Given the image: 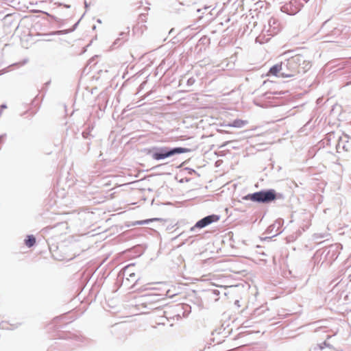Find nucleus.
<instances>
[{
    "label": "nucleus",
    "instance_id": "obj_1",
    "mask_svg": "<svg viewBox=\"0 0 351 351\" xmlns=\"http://www.w3.org/2000/svg\"><path fill=\"white\" fill-rule=\"evenodd\" d=\"M282 78L292 77L301 73H306L311 66L309 61L302 55H295L283 64Z\"/></svg>",
    "mask_w": 351,
    "mask_h": 351
},
{
    "label": "nucleus",
    "instance_id": "obj_2",
    "mask_svg": "<svg viewBox=\"0 0 351 351\" xmlns=\"http://www.w3.org/2000/svg\"><path fill=\"white\" fill-rule=\"evenodd\" d=\"M189 149L184 147H176L169 149L167 147L154 148L152 157L156 160H160L173 156L174 154L188 152Z\"/></svg>",
    "mask_w": 351,
    "mask_h": 351
},
{
    "label": "nucleus",
    "instance_id": "obj_3",
    "mask_svg": "<svg viewBox=\"0 0 351 351\" xmlns=\"http://www.w3.org/2000/svg\"><path fill=\"white\" fill-rule=\"evenodd\" d=\"M243 199L252 202L267 203L274 200L276 199V194L272 190L259 191L253 194H249L245 196Z\"/></svg>",
    "mask_w": 351,
    "mask_h": 351
},
{
    "label": "nucleus",
    "instance_id": "obj_4",
    "mask_svg": "<svg viewBox=\"0 0 351 351\" xmlns=\"http://www.w3.org/2000/svg\"><path fill=\"white\" fill-rule=\"evenodd\" d=\"M219 220V217L218 215H208V216L200 219L199 221H198L195 223V225L193 228H191V230H193L196 228H203L213 222L218 221Z\"/></svg>",
    "mask_w": 351,
    "mask_h": 351
},
{
    "label": "nucleus",
    "instance_id": "obj_5",
    "mask_svg": "<svg viewBox=\"0 0 351 351\" xmlns=\"http://www.w3.org/2000/svg\"><path fill=\"white\" fill-rule=\"evenodd\" d=\"M283 71H285V68L283 64L280 62L271 66L267 73L266 76L269 77L273 75L278 77H282V75L283 73Z\"/></svg>",
    "mask_w": 351,
    "mask_h": 351
},
{
    "label": "nucleus",
    "instance_id": "obj_6",
    "mask_svg": "<svg viewBox=\"0 0 351 351\" xmlns=\"http://www.w3.org/2000/svg\"><path fill=\"white\" fill-rule=\"evenodd\" d=\"M247 124V121L236 119L232 123L228 124V126L232 128H242Z\"/></svg>",
    "mask_w": 351,
    "mask_h": 351
},
{
    "label": "nucleus",
    "instance_id": "obj_7",
    "mask_svg": "<svg viewBox=\"0 0 351 351\" xmlns=\"http://www.w3.org/2000/svg\"><path fill=\"white\" fill-rule=\"evenodd\" d=\"M36 243V238L33 235H28L27 239L25 240V244L28 247H31Z\"/></svg>",
    "mask_w": 351,
    "mask_h": 351
},
{
    "label": "nucleus",
    "instance_id": "obj_8",
    "mask_svg": "<svg viewBox=\"0 0 351 351\" xmlns=\"http://www.w3.org/2000/svg\"><path fill=\"white\" fill-rule=\"evenodd\" d=\"M310 351H323V348L322 347L319 348L317 347H313L311 348Z\"/></svg>",
    "mask_w": 351,
    "mask_h": 351
},
{
    "label": "nucleus",
    "instance_id": "obj_9",
    "mask_svg": "<svg viewBox=\"0 0 351 351\" xmlns=\"http://www.w3.org/2000/svg\"><path fill=\"white\" fill-rule=\"evenodd\" d=\"M135 274L134 273H131L130 274V277L132 278V277H134Z\"/></svg>",
    "mask_w": 351,
    "mask_h": 351
},
{
    "label": "nucleus",
    "instance_id": "obj_10",
    "mask_svg": "<svg viewBox=\"0 0 351 351\" xmlns=\"http://www.w3.org/2000/svg\"><path fill=\"white\" fill-rule=\"evenodd\" d=\"M213 285H214L215 287H221V285L215 284V283H213Z\"/></svg>",
    "mask_w": 351,
    "mask_h": 351
},
{
    "label": "nucleus",
    "instance_id": "obj_11",
    "mask_svg": "<svg viewBox=\"0 0 351 351\" xmlns=\"http://www.w3.org/2000/svg\"><path fill=\"white\" fill-rule=\"evenodd\" d=\"M330 337V335H327V339H329Z\"/></svg>",
    "mask_w": 351,
    "mask_h": 351
}]
</instances>
